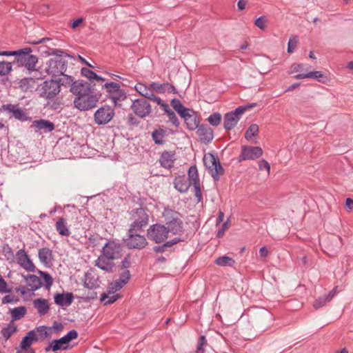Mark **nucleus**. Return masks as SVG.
Segmentation results:
<instances>
[{
    "instance_id": "774afa93",
    "label": "nucleus",
    "mask_w": 353,
    "mask_h": 353,
    "mask_svg": "<svg viewBox=\"0 0 353 353\" xmlns=\"http://www.w3.org/2000/svg\"><path fill=\"white\" fill-rule=\"evenodd\" d=\"M259 168L260 170H265L268 171V173H270V165L265 160L263 159L259 163Z\"/></svg>"
},
{
    "instance_id": "69168bd1",
    "label": "nucleus",
    "mask_w": 353,
    "mask_h": 353,
    "mask_svg": "<svg viewBox=\"0 0 353 353\" xmlns=\"http://www.w3.org/2000/svg\"><path fill=\"white\" fill-rule=\"evenodd\" d=\"M10 292L11 290L8 288L6 281L2 277H0V293H9Z\"/></svg>"
},
{
    "instance_id": "338daca9",
    "label": "nucleus",
    "mask_w": 353,
    "mask_h": 353,
    "mask_svg": "<svg viewBox=\"0 0 353 353\" xmlns=\"http://www.w3.org/2000/svg\"><path fill=\"white\" fill-rule=\"evenodd\" d=\"M228 220L227 221H225V223H223V225H221V228L219 229V230L216 233V237L221 238L224 235L225 232L228 230Z\"/></svg>"
},
{
    "instance_id": "2f4dec72",
    "label": "nucleus",
    "mask_w": 353,
    "mask_h": 353,
    "mask_svg": "<svg viewBox=\"0 0 353 353\" xmlns=\"http://www.w3.org/2000/svg\"><path fill=\"white\" fill-rule=\"evenodd\" d=\"M23 277L26 281L27 285L30 288L32 291L37 290L42 285L40 278L34 274L23 275Z\"/></svg>"
},
{
    "instance_id": "412c9836",
    "label": "nucleus",
    "mask_w": 353,
    "mask_h": 353,
    "mask_svg": "<svg viewBox=\"0 0 353 353\" xmlns=\"http://www.w3.org/2000/svg\"><path fill=\"white\" fill-rule=\"evenodd\" d=\"M95 265L106 272H112L115 263L113 259L108 258L105 255L101 253L95 261Z\"/></svg>"
},
{
    "instance_id": "2eb2a0df",
    "label": "nucleus",
    "mask_w": 353,
    "mask_h": 353,
    "mask_svg": "<svg viewBox=\"0 0 353 353\" xmlns=\"http://www.w3.org/2000/svg\"><path fill=\"white\" fill-rule=\"evenodd\" d=\"M0 112H6L11 114L12 117L19 121H27L28 117L26 116L23 110L19 108L17 105L3 104L0 108Z\"/></svg>"
},
{
    "instance_id": "a19ab883",
    "label": "nucleus",
    "mask_w": 353,
    "mask_h": 353,
    "mask_svg": "<svg viewBox=\"0 0 353 353\" xmlns=\"http://www.w3.org/2000/svg\"><path fill=\"white\" fill-rule=\"evenodd\" d=\"M12 62L0 61V76H6L12 70Z\"/></svg>"
},
{
    "instance_id": "09e8293b",
    "label": "nucleus",
    "mask_w": 353,
    "mask_h": 353,
    "mask_svg": "<svg viewBox=\"0 0 353 353\" xmlns=\"http://www.w3.org/2000/svg\"><path fill=\"white\" fill-rule=\"evenodd\" d=\"M207 120L210 125L213 126H218L221 121V115L219 112H214L209 116Z\"/></svg>"
},
{
    "instance_id": "aec40b11",
    "label": "nucleus",
    "mask_w": 353,
    "mask_h": 353,
    "mask_svg": "<svg viewBox=\"0 0 353 353\" xmlns=\"http://www.w3.org/2000/svg\"><path fill=\"white\" fill-rule=\"evenodd\" d=\"M165 228L168 233L172 234H182L184 232L183 221L177 217L172 219L166 222Z\"/></svg>"
},
{
    "instance_id": "393cba45",
    "label": "nucleus",
    "mask_w": 353,
    "mask_h": 353,
    "mask_svg": "<svg viewBox=\"0 0 353 353\" xmlns=\"http://www.w3.org/2000/svg\"><path fill=\"white\" fill-rule=\"evenodd\" d=\"M175 161V153L174 152L164 151L161 153L159 159L160 165L167 169H170L174 166Z\"/></svg>"
},
{
    "instance_id": "6e6552de",
    "label": "nucleus",
    "mask_w": 353,
    "mask_h": 353,
    "mask_svg": "<svg viewBox=\"0 0 353 353\" xmlns=\"http://www.w3.org/2000/svg\"><path fill=\"white\" fill-rule=\"evenodd\" d=\"M147 235L148 239L155 243H162L168 237L165 225L159 223L150 225L148 229Z\"/></svg>"
},
{
    "instance_id": "37998d69",
    "label": "nucleus",
    "mask_w": 353,
    "mask_h": 353,
    "mask_svg": "<svg viewBox=\"0 0 353 353\" xmlns=\"http://www.w3.org/2000/svg\"><path fill=\"white\" fill-rule=\"evenodd\" d=\"M16 331L17 327L13 323H10L6 327L2 329L1 334L6 339H8Z\"/></svg>"
},
{
    "instance_id": "7ed1b4c3",
    "label": "nucleus",
    "mask_w": 353,
    "mask_h": 353,
    "mask_svg": "<svg viewBox=\"0 0 353 353\" xmlns=\"http://www.w3.org/2000/svg\"><path fill=\"white\" fill-rule=\"evenodd\" d=\"M40 97L48 100L46 105L50 104V101L53 100L60 93L59 84L55 79L45 81L39 86Z\"/></svg>"
},
{
    "instance_id": "b1692460",
    "label": "nucleus",
    "mask_w": 353,
    "mask_h": 353,
    "mask_svg": "<svg viewBox=\"0 0 353 353\" xmlns=\"http://www.w3.org/2000/svg\"><path fill=\"white\" fill-rule=\"evenodd\" d=\"M100 281L99 276L90 269L85 274L83 285L88 289L97 288L99 286Z\"/></svg>"
},
{
    "instance_id": "3c124183",
    "label": "nucleus",
    "mask_w": 353,
    "mask_h": 353,
    "mask_svg": "<svg viewBox=\"0 0 353 353\" xmlns=\"http://www.w3.org/2000/svg\"><path fill=\"white\" fill-rule=\"evenodd\" d=\"M299 38L296 35L290 37L288 44V53H292L297 47Z\"/></svg>"
},
{
    "instance_id": "c9c22d12",
    "label": "nucleus",
    "mask_w": 353,
    "mask_h": 353,
    "mask_svg": "<svg viewBox=\"0 0 353 353\" xmlns=\"http://www.w3.org/2000/svg\"><path fill=\"white\" fill-rule=\"evenodd\" d=\"M27 310L25 306L17 307L11 310L12 320L17 321L23 318L26 314Z\"/></svg>"
},
{
    "instance_id": "9d476101",
    "label": "nucleus",
    "mask_w": 353,
    "mask_h": 353,
    "mask_svg": "<svg viewBox=\"0 0 353 353\" xmlns=\"http://www.w3.org/2000/svg\"><path fill=\"white\" fill-rule=\"evenodd\" d=\"M114 116V110L109 105L99 108L94 114V121L98 125L108 123Z\"/></svg>"
},
{
    "instance_id": "6e6d98bb",
    "label": "nucleus",
    "mask_w": 353,
    "mask_h": 353,
    "mask_svg": "<svg viewBox=\"0 0 353 353\" xmlns=\"http://www.w3.org/2000/svg\"><path fill=\"white\" fill-rule=\"evenodd\" d=\"M207 343V341L205 339V337L204 336H200L199 338V342L197 345V348L196 353H204V345H205Z\"/></svg>"
},
{
    "instance_id": "ddd939ff",
    "label": "nucleus",
    "mask_w": 353,
    "mask_h": 353,
    "mask_svg": "<svg viewBox=\"0 0 353 353\" xmlns=\"http://www.w3.org/2000/svg\"><path fill=\"white\" fill-rule=\"evenodd\" d=\"M121 245L114 241H108L102 248L101 253L108 258L118 259L121 256Z\"/></svg>"
},
{
    "instance_id": "423d86ee",
    "label": "nucleus",
    "mask_w": 353,
    "mask_h": 353,
    "mask_svg": "<svg viewBox=\"0 0 353 353\" xmlns=\"http://www.w3.org/2000/svg\"><path fill=\"white\" fill-rule=\"evenodd\" d=\"M68 62L63 58L50 59L46 62L45 69L46 73L52 75L53 79L60 74H63L67 70Z\"/></svg>"
},
{
    "instance_id": "f257e3e1",
    "label": "nucleus",
    "mask_w": 353,
    "mask_h": 353,
    "mask_svg": "<svg viewBox=\"0 0 353 353\" xmlns=\"http://www.w3.org/2000/svg\"><path fill=\"white\" fill-rule=\"evenodd\" d=\"M32 49L30 48H24L19 50L17 56L14 58L13 63H16L19 67H25L30 71L36 70V65L38 63V58L35 55H32Z\"/></svg>"
},
{
    "instance_id": "bf43d9fd",
    "label": "nucleus",
    "mask_w": 353,
    "mask_h": 353,
    "mask_svg": "<svg viewBox=\"0 0 353 353\" xmlns=\"http://www.w3.org/2000/svg\"><path fill=\"white\" fill-rule=\"evenodd\" d=\"M167 116L169 119V121L174 125L175 127H179L180 123L179 121V119L174 113V112L171 110L168 114Z\"/></svg>"
},
{
    "instance_id": "ea45409f",
    "label": "nucleus",
    "mask_w": 353,
    "mask_h": 353,
    "mask_svg": "<svg viewBox=\"0 0 353 353\" xmlns=\"http://www.w3.org/2000/svg\"><path fill=\"white\" fill-rule=\"evenodd\" d=\"M171 105L177 112V113L181 117L184 115L186 111H189L190 108L184 107L181 101L178 99H173L171 101Z\"/></svg>"
},
{
    "instance_id": "c85d7f7f",
    "label": "nucleus",
    "mask_w": 353,
    "mask_h": 353,
    "mask_svg": "<svg viewBox=\"0 0 353 353\" xmlns=\"http://www.w3.org/2000/svg\"><path fill=\"white\" fill-rule=\"evenodd\" d=\"M38 341V337L36 336L34 330L29 331L28 332L27 335L25 336L22 339V340L20 343L19 348H21L22 350H28V349L30 350V349H31L30 346H31L32 343L34 341Z\"/></svg>"
},
{
    "instance_id": "4be33fe9",
    "label": "nucleus",
    "mask_w": 353,
    "mask_h": 353,
    "mask_svg": "<svg viewBox=\"0 0 353 353\" xmlns=\"http://www.w3.org/2000/svg\"><path fill=\"white\" fill-rule=\"evenodd\" d=\"M196 134L201 141L205 144L211 142L214 138L212 129L205 124H201L197 128Z\"/></svg>"
},
{
    "instance_id": "4468645a",
    "label": "nucleus",
    "mask_w": 353,
    "mask_h": 353,
    "mask_svg": "<svg viewBox=\"0 0 353 353\" xmlns=\"http://www.w3.org/2000/svg\"><path fill=\"white\" fill-rule=\"evenodd\" d=\"M323 245L330 252L327 254L333 256L342 246L341 239L339 236L330 235L323 240Z\"/></svg>"
},
{
    "instance_id": "1a4fd4ad",
    "label": "nucleus",
    "mask_w": 353,
    "mask_h": 353,
    "mask_svg": "<svg viewBox=\"0 0 353 353\" xmlns=\"http://www.w3.org/2000/svg\"><path fill=\"white\" fill-rule=\"evenodd\" d=\"M131 109L135 115L142 119L148 117L152 112L150 104L143 98L133 101Z\"/></svg>"
},
{
    "instance_id": "8fccbe9b",
    "label": "nucleus",
    "mask_w": 353,
    "mask_h": 353,
    "mask_svg": "<svg viewBox=\"0 0 353 353\" xmlns=\"http://www.w3.org/2000/svg\"><path fill=\"white\" fill-rule=\"evenodd\" d=\"M307 78L314 79L318 80L319 82H324L323 79H326V77L320 71H313L306 73Z\"/></svg>"
},
{
    "instance_id": "f704fd0d",
    "label": "nucleus",
    "mask_w": 353,
    "mask_h": 353,
    "mask_svg": "<svg viewBox=\"0 0 353 353\" xmlns=\"http://www.w3.org/2000/svg\"><path fill=\"white\" fill-rule=\"evenodd\" d=\"M165 136V131L162 128L154 130L152 133V137L154 143L157 145L164 143L163 139Z\"/></svg>"
},
{
    "instance_id": "dca6fc26",
    "label": "nucleus",
    "mask_w": 353,
    "mask_h": 353,
    "mask_svg": "<svg viewBox=\"0 0 353 353\" xmlns=\"http://www.w3.org/2000/svg\"><path fill=\"white\" fill-rule=\"evenodd\" d=\"M94 90L90 83L83 80H77L71 86L70 91L76 97H81Z\"/></svg>"
},
{
    "instance_id": "79ce46f5",
    "label": "nucleus",
    "mask_w": 353,
    "mask_h": 353,
    "mask_svg": "<svg viewBox=\"0 0 353 353\" xmlns=\"http://www.w3.org/2000/svg\"><path fill=\"white\" fill-rule=\"evenodd\" d=\"M259 126L256 124H252L248 128L245 134V138L248 141H250L252 137L258 136Z\"/></svg>"
},
{
    "instance_id": "72a5a7b5",
    "label": "nucleus",
    "mask_w": 353,
    "mask_h": 353,
    "mask_svg": "<svg viewBox=\"0 0 353 353\" xmlns=\"http://www.w3.org/2000/svg\"><path fill=\"white\" fill-rule=\"evenodd\" d=\"M40 48L41 49V54H45L46 56L54 55L56 56L55 58H61L64 54L65 57H71L70 54L60 49H53L45 46H41Z\"/></svg>"
},
{
    "instance_id": "864d4df0",
    "label": "nucleus",
    "mask_w": 353,
    "mask_h": 353,
    "mask_svg": "<svg viewBox=\"0 0 353 353\" xmlns=\"http://www.w3.org/2000/svg\"><path fill=\"white\" fill-rule=\"evenodd\" d=\"M39 274L42 276L45 281L46 288L49 289L53 283V279L52 276L48 273L43 271H39Z\"/></svg>"
},
{
    "instance_id": "f03ea898",
    "label": "nucleus",
    "mask_w": 353,
    "mask_h": 353,
    "mask_svg": "<svg viewBox=\"0 0 353 353\" xmlns=\"http://www.w3.org/2000/svg\"><path fill=\"white\" fill-rule=\"evenodd\" d=\"M147 211L148 209L146 208H139L132 210L130 212L132 223L129 227L131 232L133 231H142L143 228L148 224L149 216Z\"/></svg>"
},
{
    "instance_id": "a211bd4d",
    "label": "nucleus",
    "mask_w": 353,
    "mask_h": 353,
    "mask_svg": "<svg viewBox=\"0 0 353 353\" xmlns=\"http://www.w3.org/2000/svg\"><path fill=\"white\" fill-rule=\"evenodd\" d=\"M181 117L184 119V122L190 130H194L200 125L199 117L192 109H189V111H186Z\"/></svg>"
},
{
    "instance_id": "cd10ccee",
    "label": "nucleus",
    "mask_w": 353,
    "mask_h": 353,
    "mask_svg": "<svg viewBox=\"0 0 353 353\" xmlns=\"http://www.w3.org/2000/svg\"><path fill=\"white\" fill-rule=\"evenodd\" d=\"M68 343L64 340L63 337L59 339L52 340L49 345L45 348L46 352H57L58 350H65L68 349Z\"/></svg>"
},
{
    "instance_id": "4d7b16f0",
    "label": "nucleus",
    "mask_w": 353,
    "mask_h": 353,
    "mask_svg": "<svg viewBox=\"0 0 353 353\" xmlns=\"http://www.w3.org/2000/svg\"><path fill=\"white\" fill-rule=\"evenodd\" d=\"M267 19L265 16H261L256 19L254 25L259 29L263 30L266 28Z\"/></svg>"
},
{
    "instance_id": "c03bdc74",
    "label": "nucleus",
    "mask_w": 353,
    "mask_h": 353,
    "mask_svg": "<svg viewBox=\"0 0 353 353\" xmlns=\"http://www.w3.org/2000/svg\"><path fill=\"white\" fill-rule=\"evenodd\" d=\"M110 98L112 100L115 105H118L119 101H123L126 99V94L123 90L119 89V91L111 95Z\"/></svg>"
},
{
    "instance_id": "de8ad7c7",
    "label": "nucleus",
    "mask_w": 353,
    "mask_h": 353,
    "mask_svg": "<svg viewBox=\"0 0 353 353\" xmlns=\"http://www.w3.org/2000/svg\"><path fill=\"white\" fill-rule=\"evenodd\" d=\"M52 327H47L45 325L38 327L37 332L39 333V335L43 338H50L52 335L51 332Z\"/></svg>"
},
{
    "instance_id": "473e14b6",
    "label": "nucleus",
    "mask_w": 353,
    "mask_h": 353,
    "mask_svg": "<svg viewBox=\"0 0 353 353\" xmlns=\"http://www.w3.org/2000/svg\"><path fill=\"white\" fill-rule=\"evenodd\" d=\"M56 230L61 236H68L70 234V231L67 225L66 219L63 217H60L56 223Z\"/></svg>"
},
{
    "instance_id": "052dcab7",
    "label": "nucleus",
    "mask_w": 353,
    "mask_h": 353,
    "mask_svg": "<svg viewBox=\"0 0 353 353\" xmlns=\"http://www.w3.org/2000/svg\"><path fill=\"white\" fill-rule=\"evenodd\" d=\"M81 73L83 77H85L89 79H94L96 76L95 72H94L92 70H91L87 68H81Z\"/></svg>"
},
{
    "instance_id": "bb28decb",
    "label": "nucleus",
    "mask_w": 353,
    "mask_h": 353,
    "mask_svg": "<svg viewBox=\"0 0 353 353\" xmlns=\"http://www.w3.org/2000/svg\"><path fill=\"white\" fill-rule=\"evenodd\" d=\"M39 259L42 264L50 267L52 264V251L48 248H42L39 250Z\"/></svg>"
},
{
    "instance_id": "4c0bfd02",
    "label": "nucleus",
    "mask_w": 353,
    "mask_h": 353,
    "mask_svg": "<svg viewBox=\"0 0 353 353\" xmlns=\"http://www.w3.org/2000/svg\"><path fill=\"white\" fill-rule=\"evenodd\" d=\"M62 77L59 79H55L57 80V82L59 84V88H61V86L63 85L64 87H70V89L71 88V86H72V84L76 81L74 80V78L72 76L65 74H61Z\"/></svg>"
},
{
    "instance_id": "5701e85b",
    "label": "nucleus",
    "mask_w": 353,
    "mask_h": 353,
    "mask_svg": "<svg viewBox=\"0 0 353 353\" xmlns=\"http://www.w3.org/2000/svg\"><path fill=\"white\" fill-rule=\"evenodd\" d=\"M74 300L72 292L57 293L54 296V303L61 307L70 306Z\"/></svg>"
},
{
    "instance_id": "680f3d73",
    "label": "nucleus",
    "mask_w": 353,
    "mask_h": 353,
    "mask_svg": "<svg viewBox=\"0 0 353 353\" xmlns=\"http://www.w3.org/2000/svg\"><path fill=\"white\" fill-rule=\"evenodd\" d=\"M130 276H131V275H130V271L128 270H125L123 271V272H122L120 274L119 280L121 281L123 283V284L125 285L130 280Z\"/></svg>"
},
{
    "instance_id": "58836bf2",
    "label": "nucleus",
    "mask_w": 353,
    "mask_h": 353,
    "mask_svg": "<svg viewBox=\"0 0 353 353\" xmlns=\"http://www.w3.org/2000/svg\"><path fill=\"white\" fill-rule=\"evenodd\" d=\"M214 263H215V264H216L217 265H219V266L232 267L235 263V261L230 256H223L218 257L215 260Z\"/></svg>"
},
{
    "instance_id": "0eeeda50",
    "label": "nucleus",
    "mask_w": 353,
    "mask_h": 353,
    "mask_svg": "<svg viewBox=\"0 0 353 353\" xmlns=\"http://www.w3.org/2000/svg\"><path fill=\"white\" fill-rule=\"evenodd\" d=\"M203 163L213 179L217 180L218 175H221L224 172V170L219 161L218 157L212 154H208L203 157Z\"/></svg>"
},
{
    "instance_id": "a878e982",
    "label": "nucleus",
    "mask_w": 353,
    "mask_h": 353,
    "mask_svg": "<svg viewBox=\"0 0 353 353\" xmlns=\"http://www.w3.org/2000/svg\"><path fill=\"white\" fill-rule=\"evenodd\" d=\"M173 183L175 189L181 193L186 192L191 185V182L185 175L175 177Z\"/></svg>"
},
{
    "instance_id": "603ef678",
    "label": "nucleus",
    "mask_w": 353,
    "mask_h": 353,
    "mask_svg": "<svg viewBox=\"0 0 353 353\" xmlns=\"http://www.w3.org/2000/svg\"><path fill=\"white\" fill-rule=\"evenodd\" d=\"M136 90L145 98L149 94L151 91V88H148L144 84L138 83L135 86Z\"/></svg>"
},
{
    "instance_id": "f3484780",
    "label": "nucleus",
    "mask_w": 353,
    "mask_h": 353,
    "mask_svg": "<svg viewBox=\"0 0 353 353\" xmlns=\"http://www.w3.org/2000/svg\"><path fill=\"white\" fill-rule=\"evenodd\" d=\"M16 257L18 264L28 272H34L35 266L29 258L25 250L21 249L17 252Z\"/></svg>"
},
{
    "instance_id": "39448f33",
    "label": "nucleus",
    "mask_w": 353,
    "mask_h": 353,
    "mask_svg": "<svg viewBox=\"0 0 353 353\" xmlns=\"http://www.w3.org/2000/svg\"><path fill=\"white\" fill-rule=\"evenodd\" d=\"M140 231L130 232L128 229L126 237L123 239V243L126 248L130 250H142L148 245V241L144 236L138 234Z\"/></svg>"
},
{
    "instance_id": "9b49d317",
    "label": "nucleus",
    "mask_w": 353,
    "mask_h": 353,
    "mask_svg": "<svg viewBox=\"0 0 353 353\" xmlns=\"http://www.w3.org/2000/svg\"><path fill=\"white\" fill-rule=\"evenodd\" d=\"M245 112V108H236L234 111L226 113L224 115L223 125L226 130L233 129L241 119V115Z\"/></svg>"
},
{
    "instance_id": "7c9ffc66",
    "label": "nucleus",
    "mask_w": 353,
    "mask_h": 353,
    "mask_svg": "<svg viewBox=\"0 0 353 353\" xmlns=\"http://www.w3.org/2000/svg\"><path fill=\"white\" fill-rule=\"evenodd\" d=\"M336 287L334 288L327 295L319 297L313 303L314 307L317 310L324 306L327 302H330L335 296L336 292Z\"/></svg>"
},
{
    "instance_id": "6ab92c4d",
    "label": "nucleus",
    "mask_w": 353,
    "mask_h": 353,
    "mask_svg": "<svg viewBox=\"0 0 353 353\" xmlns=\"http://www.w3.org/2000/svg\"><path fill=\"white\" fill-rule=\"evenodd\" d=\"M31 128H32L36 132L48 133L54 130V125L48 120L40 119L34 121L31 125Z\"/></svg>"
},
{
    "instance_id": "5fc2aeb1",
    "label": "nucleus",
    "mask_w": 353,
    "mask_h": 353,
    "mask_svg": "<svg viewBox=\"0 0 353 353\" xmlns=\"http://www.w3.org/2000/svg\"><path fill=\"white\" fill-rule=\"evenodd\" d=\"M150 88L157 93L163 94L165 93V83L160 84L156 82H152L150 84Z\"/></svg>"
},
{
    "instance_id": "0e129e2a",
    "label": "nucleus",
    "mask_w": 353,
    "mask_h": 353,
    "mask_svg": "<svg viewBox=\"0 0 353 353\" xmlns=\"http://www.w3.org/2000/svg\"><path fill=\"white\" fill-rule=\"evenodd\" d=\"M131 265L130 257L129 255H127L121 262L120 268L122 270H128Z\"/></svg>"
},
{
    "instance_id": "e2e57ef3",
    "label": "nucleus",
    "mask_w": 353,
    "mask_h": 353,
    "mask_svg": "<svg viewBox=\"0 0 353 353\" xmlns=\"http://www.w3.org/2000/svg\"><path fill=\"white\" fill-rule=\"evenodd\" d=\"M168 248H170L169 245L165 242L161 245L153 247V250L157 253H163L167 251Z\"/></svg>"
},
{
    "instance_id": "a18cd8bd",
    "label": "nucleus",
    "mask_w": 353,
    "mask_h": 353,
    "mask_svg": "<svg viewBox=\"0 0 353 353\" xmlns=\"http://www.w3.org/2000/svg\"><path fill=\"white\" fill-rule=\"evenodd\" d=\"M103 86L106 89L109 97L119 91V90L120 89V85L115 82L106 83L104 84Z\"/></svg>"
},
{
    "instance_id": "e433bc0d",
    "label": "nucleus",
    "mask_w": 353,
    "mask_h": 353,
    "mask_svg": "<svg viewBox=\"0 0 353 353\" xmlns=\"http://www.w3.org/2000/svg\"><path fill=\"white\" fill-rule=\"evenodd\" d=\"M188 176L187 178L189 181L191 182V184L194 185L200 183L198 170L196 165H192L190 167L188 172Z\"/></svg>"
},
{
    "instance_id": "f8f14e48",
    "label": "nucleus",
    "mask_w": 353,
    "mask_h": 353,
    "mask_svg": "<svg viewBox=\"0 0 353 353\" xmlns=\"http://www.w3.org/2000/svg\"><path fill=\"white\" fill-rule=\"evenodd\" d=\"M263 155V150L259 146L243 145L239 155V161L254 160Z\"/></svg>"
},
{
    "instance_id": "13d9d810",
    "label": "nucleus",
    "mask_w": 353,
    "mask_h": 353,
    "mask_svg": "<svg viewBox=\"0 0 353 353\" xmlns=\"http://www.w3.org/2000/svg\"><path fill=\"white\" fill-rule=\"evenodd\" d=\"M63 337L66 343H69L71 341L76 339L78 337V333L75 330H72Z\"/></svg>"
},
{
    "instance_id": "49530a36",
    "label": "nucleus",
    "mask_w": 353,
    "mask_h": 353,
    "mask_svg": "<svg viewBox=\"0 0 353 353\" xmlns=\"http://www.w3.org/2000/svg\"><path fill=\"white\" fill-rule=\"evenodd\" d=\"M119 298V294H113L110 296V294L103 293L101 295V301L104 302V305H109L114 303Z\"/></svg>"
},
{
    "instance_id": "c756f323",
    "label": "nucleus",
    "mask_w": 353,
    "mask_h": 353,
    "mask_svg": "<svg viewBox=\"0 0 353 353\" xmlns=\"http://www.w3.org/2000/svg\"><path fill=\"white\" fill-rule=\"evenodd\" d=\"M33 306L37 309L40 316L46 314L50 309L48 301L42 298L34 299L33 301Z\"/></svg>"
},
{
    "instance_id": "20e7f679",
    "label": "nucleus",
    "mask_w": 353,
    "mask_h": 353,
    "mask_svg": "<svg viewBox=\"0 0 353 353\" xmlns=\"http://www.w3.org/2000/svg\"><path fill=\"white\" fill-rule=\"evenodd\" d=\"M99 100V96L94 93L92 90L88 94H83L81 97H75L74 99V105L81 111L92 110L97 106Z\"/></svg>"
}]
</instances>
